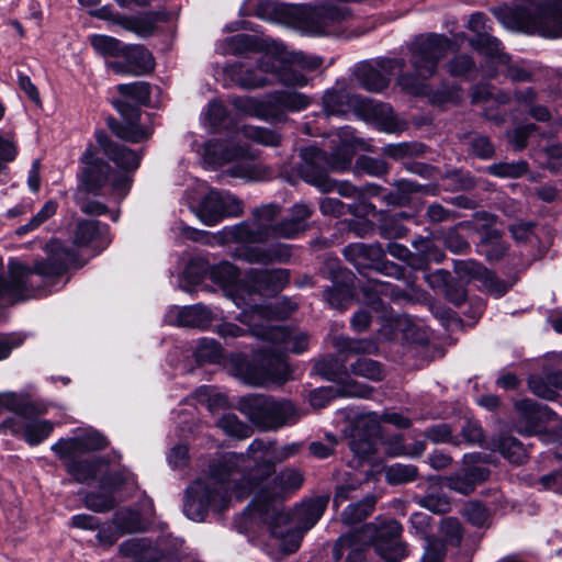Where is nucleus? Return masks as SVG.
<instances>
[{"mask_svg":"<svg viewBox=\"0 0 562 562\" xmlns=\"http://www.w3.org/2000/svg\"><path fill=\"white\" fill-rule=\"evenodd\" d=\"M450 47V40L443 35L418 36L408 48L414 75L402 74L405 66L402 58H380L372 63H361L356 70L357 80L364 89L380 92L389 86L393 76L398 75L397 83L403 89L419 94L423 92L424 85L417 78L432 77L439 60L446 56Z\"/></svg>","mask_w":562,"mask_h":562,"instance_id":"1","label":"nucleus"},{"mask_svg":"<svg viewBox=\"0 0 562 562\" xmlns=\"http://www.w3.org/2000/svg\"><path fill=\"white\" fill-rule=\"evenodd\" d=\"M262 346L254 356V361H244L235 366V375L244 383L255 386L271 382H284L289 378V367L284 360L286 352L301 353L308 347V336L300 330L271 326L268 323L258 325Z\"/></svg>","mask_w":562,"mask_h":562,"instance_id":"2","label":"nucleus"},{"mask_svg":"<svg viewBox=\"0 0 562 562\" xmlns=\"http://www.w3.org/2000/svg\"><path fill=\"white\" fill-rule=\"evenodd\" d=\"M290 280L285 269H250L241 283L231 293L237 307L243 308L238 316L240 323L248 326L251 335H261L258 325L269 323L273 317L284 318L296 308L290 300L278 299L272 306L257 304L256 295L263 296L281 291Z\"/></svg>","mask_w":562,"mask_h":562,"instance_id":"3","label":"nucleus"},{"mask_svg":"<svg viewBox=\"0 0 562 562\" xmlns=\"http://www.w3.org/2000/svg\"><path fill=\"white\" fill-rule=\"evenodd\" d=\"M274 470L270 441L263 439L252 440L245 453L228 452L212 462L213 477L225 475L238 499L256 493Z\"/></svg>","mask_w":562,"mask_h":562,"instance_id":"4","label":"nucleus"},{"mask_svg":"<svg viewBox=\"0 0 562 562\" xmlns=\"http://www.w3.org/2000/svg\"><path fill=\"white\" fill-rule=\"evenodd\" d=\"M333 144H337L330 157L326 151L315 146H307L301 149L302 162L300 173L310 184L323 192L337 190L342 196H353L357 189L349 182H335L328 177V171H345L349 168L358 139L349 126L338 130Z\"/></svg>","mask_w":562,"mask_h":562,"instance_id":"5","label":"nucleus"},{"mask_svg":"<svg viewBox=\"0 0 562 562\" xmlns=\"http://www.w3.org/2000/svg\"><path fill=\"white\" fill-rule=\"evenodd\" d=\"M246 139L265 146H279L281 136L269 128L244 125L235 133V137L227 142L210 140L204 148V159L211 165L221 166L234 162L229 172L233 177L248 181H258L263 178L261 168L250 154Z\"/></svg>","mask_w":562,"mask_h":562,"instance_id":"6","label":"nucleus"},{"mask_svg":"<svg viewBox=\"0 0 562 562\" xmlns=\"http://www.w3.org/2000/svg\"><path fill=\"white\" fill-rule=\"evenodd\" d=\"M328 497H316L301 503L292 515L285 514L282 507L273 506L266 510L261 519L269 528L271 544L284 554L296 551L303 533L310 530L323 516Z\"/></svg>","mask_w":562,"mask_h":562,"instance_id":"7","label":"nucleus"},{"mask_svg":"<svg viewBox=\"0 0 562 562\" xmlns=\"http://www.w3.org/2000/svg\"><path fill=\"white\" fill-rule=\"evenodd\" d=\"M285 55L282 46L272 47L271 53L260 55L255 61L245 60L227 65L224 74L238 87L257 89L278 81L289 87H303L306 76L282 71Z\"/></svg>","mask_w":562,"mask_h":562,"instance_id":"8","label":"nucleus"},{"mask_svg":"<svg viewBox=\"0 0 562 562\" xmlns=\"http://www.w3.org/2000/svg\"><path fill=\"white\" fill-rule=\"evenodd\" d=\"M498 21L507 29L548 38L562 37V8L542 5L533 0H522L513 8L496 11Z\"/></svg>","mask_w":562,"mask_h":562,"instance_id":"9","label":"nucleus"},{"mask_svg":"<svg viewBox=\"0 0 562 562\" xmlns=\"http://www.w3.org/2000/svg\"><path fill=\"white\" fill-rule=\"evenodd\" d=\"M74 256L68 251H56L54 256L45 261L36 262L33 268H29L18 261H10V280L3 278V265L0 260V297L12 300L26 299L27 293L34 289V276L43 280L59 277L65 273L72 262Z\"/></svg>","mask_w":562,"mask_h":562,"instance_id":"10","label":"nucleus"},{"mask_svg":"<svg viewBox=\"0 0 562 562\" xmlns=\"http://www.w3.org/2000/svg\"><path fill=\"white\" fill-rule=\"evenodd\" d=\"M0 402L13 416L0 423V435L11 434L21 436L30 446L40 445L53 431L54 424L49 420L34 419L44 414L33 403H30L13 392L0 395Z\"/></svg>","mask_w":562,"mask_h":562,"instance_id":"11","label":"nucleus"},{"mask_svg":"<svg viewBox=\"0 0 562 562\" xmlns=\"http://www.w3.org/2000/svg\"><path fill=\"white\" fill-rule=\"evenodd\" d=\"M212 463L205 477L196 480L188 490L184 502V514L193 521H202L210 508L223 510L232 495L231 484L225 475L213 477Z\"/></svg>","mask_w":562,"mask_h":562,"instance_id":"12","label":"nucleus"},{"mask_svg":"<svg viewBox=\"0 0 562 562\" xmlns=\"http://www.w3.org/2000/svg\"><path fill=\"white\" fill-rule=\"evenodd\" d=\"M241 409L256 425L266 430L293 425L302 417V413L292 402L277 401L263 395L243 398Z\"/></svg>","mask_w":562,"mask_h":562,"instance_id":"13","label":"nucleus"},{"mask_svg":"<svg viewBox=\"0 0 562 562\" xmlns=\"http://www.w3.org/2000/svg\"><path fill=\"white\" fill-rule=\"evenodd\" d=\"M306 223L300 222L292 217L276 224L274 228L261 229L256 232L248 231L246 224H234L223 227L216 234V239L222 245L261 244L274 237L295 238L297 235L306 231Z\"/></svg>","mask_w":562,"mask_h":562,"instance_id":"14","label":"nucleus"},{"mask_svg":"<svg viewBox=\"0 0 562 562\" xmlns=\"http://www.w3.org/2000/svg\"><path fill=\"white\" fill-rule=\"evenodd\" d=\"M308 103L310 101L306 95L288 91L273 92L267 95L265 100L255 98H236L233 100V104L237 110L260 119H269L278 110L300 111L305 109Z\"/></svg>","mask_w":562,"mask_h":562,"instance_id":"15","label":"nucleus"},{"mask_svg":"<svg viewBox=\"0 0 562 562\" xmlns=\"http://www.w3.org/2000/svg\"><path fill=\"white\" fill-rule=\"evenodd\" d=\"M303 481V474L300 470L285 468L272 480L265 482V484L256 491L252 501L254 509L259 515L260 519H263L266 510H271L273 506L282 507L281 499L284 495L299 490Z\"/></svg>","mask_w":562,"mask_h":562,"instance_id":"16","label":"nucleus"},{"mask_svg":"<svg viewBox=\"0 0 562 562\" xmlns=\"http://www.w3.org/2000/svg\"><path fill=\"white\" fill-rule=\"evenodd\" d=\"M244 202L227 191L210 190L192 212L205 225L214 226L226 217H238L244 213Z\"/></svg>","mask_w":562,"mask_h":562,"instance_id":"17","label":"nucleus"},{"mask_svg":"<svg viewBox=\"0 0 562 562\" xmlns=\"http://www.w3.org/2000/svg\"><path fill=\"white\" fill-rule=\"evenodd\" d=\"M350 16L351 11L347 5L324 3L314 8H302L299 23L308 34L330 35Z\"/></svg>","mask_w":562,"mask_h":562,"instance_id":"18","label":"nucleus"},{"mask_svg":"<svg viewBox=\"0 0 562 562\" xmlns=\"http://www.w3.org/2000/svg\"><path fill=\"white\" fill-rule=\"evenodd\" d=\"M402 530V526L395 520L363 527L366 541L372 544L376 553L389 562H400L407 554L406 546L398 540Z\"/></svg>","mask_w":562,"mask_h":562,"instance_id":"19","label":"nucleus"},{"mask_svg":"<svg viewBox=\"0 0 562 562\" xmlns=\"http://www.w3.org/2000/svg\"><path fill=\"white\" fill-rule=\"evenodd\" d=\"M153 55L144 46H123L115 60L108 61V69L121 76H140L154 69Z\"/></svg>","mask_w":562,"mask_h":562,"instance_id":"20","label":"nucleus"},{"mask_svg":"<svg viewBox=\"0 0 562 562\" xmlns=\"http://www.w3.org/2000/svg\"><path fill=\"white\" fill-rule=\"evenodd\" d=\"M379 432V419L375 413L361 416L349 439V448L361 460H364L376 451V437Z\"/></svg>","mask_w":562,"mask_h":562,"instance_id":"21","label":"nucleus"},{"mask_svg":"<svg viewBox=\"0 0 562 562\" xmlns=\"http://www.w3.org/2000/svg\"><path fill=\"white\" fill-rule=\"evenodd\" d=\"M216 318L215 311L200 303L183 307L173 306L165 315V322L169 325L200 329L210 327Z\"/></svg>","mask_w":562,"mask_h":562,"instance_id":"22","label":"nucleus"},{"mask_svg":"<svg viewBox=\"0 0 562 562\" xmlns=\"http://www.w3.org/2000/svg\"><path fill=\"white\" fill-rule=\"evenodd\" d=\"M473 217L482 223L481 227L484 231L479 244L480 252L488 261L501 260L507 254L508 245L502 240V232L492 227L496 217L487 212H476Z\"/></svg>","mask_w":562,"mask_h":562,"instance_id":"23","label":"nucleus"},{"mask_svg":"<svg viewBox=\"0 0 562 562\" xmlns=\"http://www.w3.org/2000/svg\"><path fill=\"white\" fill-rule=\"evenodd\" d=\"M106 446L105 438L97 431H85L72 438L60 439L52 446L59 459H69L71 456H81L86 452L99 450Z\"/></svg>","mask_w":562,"mask_h":562,"instance_id":"24","label":"nucleus"},{"mask_svg":"<svg viewBox=\"0 0 562 562\" xmlns=\"http://www.w3.org/2000/svg\"><path fill=\"white\" fill-rule=\"evenodd\" d=\"M83 169L81 173L80 190L98 192L108 181L110 167L95 157L92 147H88L81 156Z\"/></svg>","mask_w":562,"mask_h":562,"instance_id":"25","label":"nucleus"},{"mask_svg":"<svg viewBox=\"0 0 562 562\" xmlns=\"http://www.w3.org/2000/svg\"><path fill=\"white\" fill-rule=\"evenodd\" d=\"M234 256L249 263L268 265L288 260L291 256V249L286 244L276 243L267 247H243L237 249Z\"/></svg>","mask_w":562,"mask_h":562,"instance_id":"26","label":"nucleus"},{"mask_svg":"<svg viewBox=\"0 0 562 562\" xmlns=\"http://www.w3.org/2000/svg\"><path fill=\"white\" fill-rule=\"evenodd\" d=\"M110 240L108 226L97 221H80L74 232V244L79 247H91L95 251L103 250Z\"/></svg>","mask_w":562,"mask_h":562,"instance_id":"27","label":"nucleus"},{"mask_svg":"<svg viewBox=\"0 0 562 562\" xmlns=\"http://www.w3.org/2000/svg\"><path fill=\"white\" fill-rule=\"evenodd\" d=\"M371 389L368 385L350 381L338 390L333 387H319L313 390L308 395V401L314 408L325 407L337 394L347 397H368Z\"/></svg>","mask_w":562,"mask_h":562,"instance_id":"28","label":"nucleus"},{"mask_svg":"<svg viewBox=\"0 0 562 562\" xmlns=\"http://www.w3.org/2000/svg\"><path fill=\"white\" fill-rule=\"evenodd\" d=\"M113 104L126 122V126L111 124L112 131L119 137L132 143H138L148 136L145 131H142L136 126V123L139 120V111L137 108L125 101H114Z\"/></svg>","mask_w":562,"mask_h":562,"instance_id":"29","label":"nucleus"},{"mask_svg":"<svg viewBox=\"0 0 562 562\" xmlns=\"http://www.w3.org/2000/svg\"><path fill=\"white\" fill-rule=\"evenodd\" d=\"M168 14L165 11H150L136 16L117 18V25L126 31L135 33L139 37L153 35L159 22L167 20Z\"/></svg>","mask_w":562,"mask_h":562,"instance_id":"30","label":"nucleus"},{"mask_svg":"<svg viewBox=\"0 0 562 562\" xmlns=\"http://www.w3.org/2000/svg\"><path fill=\"white\" fill-rule=\"evenodd\" d=\"M97 140L104 154L121 169L135 170L140 164V155L130 148L108 139L104 133L97 134Z\"/></svg>","mask_w":562,"mask_h":562,"instance_id":"31","label":"nucleus"},{"mask_svg":"<svg viewBox=\"0 0 562 562\" xmlns=\"http://www.w3.org/2000/svg\"><path fill=\"white\" fill-rule=\"evenodd\" d=\"M120 553L134 562H158L165 557L147 538H132L120 544Z\"/></svg>","mask_w":562,"mask_h":562,"instance_id":"32","label":"nucleus"},{"mask_svg":"<svg viewBox=\"0 0 562 562\" xmlns=\"http://www.w3.org/2000/svg\"><path fill=\"white\" fill-rule=\"evenodd\" d=\"M228 45L227 50L234 54L256 52L262 55L271 53L274 46H282V43L268 36L237 34L228 38Z\"/></svg>","mask_w":562,"mask_h":562,"instance_id":"33","label":"nucleus"},{"mask_svg":"<svg viewBox=\"0 0 562 562\" xmlns=\"http://www.w3.org/2000/svg\"><path fill=\"white\" fill-rule=\"evenodd\" d=\"M80 456H71L69 459H60L68 473L79 483H87L104 473L106 463L101 459L77 460Z\"/></svg>","mask_w":562,"mask_h":562,"instance_id":"34","label":"nucleus"},{"mask_svg":"<svg viewBox=\"0 0 562 562\" xmlns=\"http://www.w3.org/2000/svg\"><path fill=\"white\" fill-rule=\"evenodd\" d=\"M488 470L483 467H472L447 477V486L460 494H471L477 484L488 477Z\"/></svg>","mask_w":562,"mask_h":562,"instance_id":"35","label":"nucleus"},{"mask_svg":"<svg viewBox=\"0 0 562 562\" xmlns=\"http://www.w3.org/2000/svg\"><path fill=\"white\" fill-rule=\"evenodd\" d=\"M360 100L346 90H328L323 98L324 111L327 115H345L356 110Z\"/></svg>","mask_w":562,"mask_h":562,"instance_id":"36","label":"nucleus"},{"mask_svg":"<svg viewBox=\"0 0 562 562\" xmlns=\"http://www.w3.org/2000/svg\"><path fill=\"white\" fill-rule=\"evenodd\" d=\"M345 258L359 271L373 268L381 256V249L374 245L351 244L344 249Z\"/></svg>","mask_w":562,"mask_h":562,"instance_id":"37","label":"nucleus"},{"mask_svg":"<svg viewBox=\"0 0 562 562\" xmlns=\"http://www.w3.org/2000/svg\"><path fill=\"white\" fill-rule=\"evenodd\" d=\"M282 52L285 55V60L282 71L294 75H302L297 68L306 71H315L323 66L324 59L317 55H311L303 52H289L282 44ZM303 76H305L303 74Z\"/></svg>","mask_w":562,"mask_h":562,"instance_id":"38","label":"nucleus"},{"mask_svg":"<svg viewBox=\"0 0 562 562\" xmlns=\"http://www.w3.org/2000/svg\"><path fill=\"white\" fill-rule=\"evenodd\" d=\"M470 45L493 63L507 65L509 56L503 52L501 42L492 35L470 40Z\"/></svg>","mask_w":562,"mask_h":562,"instance_id":"39","label":"nucleus"},{"mask_svg":"<svg viewBox=\"0 0 562 562\" xmlns=\"http://www.w3.org/2000/svg\"><path fill=\"white\" fill-rule=\"evenodd\" d=\"M366 535L363 528L360 531L353 532L348 536L340 537L335 546V557L340 559L345 550H348L346 562H362L363 554L358 548V544H369L366 541Z\"/></svg>","mask_w":562,"mask_h":562,"instance_id":"40","label":"nucleus"},{"mask_svg":"<svg viewBox=\"0 0 562 562\" xmlns=\"http://www.w3.org/2000/svg\"><path fill=\"white\" fill-rule=\"evenodd\" d=\"M515 408L519 416L526 422L525 427H517V430L525 435L532 434L539 419L549 412L547 406L539 407L535 402L527 398L516 402Z\"/></svg>","mask_w":562,"mask_h":562,"instance_id":"41","label":"nucleus"},{"mask_svg":"<svg viewBox=\"0 0 562 562\" xmlns=\"http://www.w3.org/2000/svg\"><path fill=\"white\" fill-rule=\"evenodd\" d=\"M281 207L278 204L269 203L252 210V222L243 221L239 224H246L248 231L256 232L261 229L274 228L272 222L279 215Z\"/></svg>","mask_w":562,"mask_h":562,"instance_id":"42","label":"nucleus"},{"mask_svg":"<svg viewBox=\"0 0 562 562\" xmlns=\"http://www.w3.org/2000/svg\"><path fill=\"white\" fill-rule=\"evenodd\" d=\"M334 347L340 353L348 355L374 353L378 350L376 341L373 339H352L345 336L336 337L334 339Z\"/></svg>","mask_w":562,"mask_h":562,"instance_id":"43","label":"nucleus"},{"mask_svg":"<svg viewBox=\"0 0 562 562\" xmlns=\"http://www.w3.org/2000/svg\"><path fill=\"white\" fill-rule=\"evenodd\" d=\"M473 225L471 222L465 221L457 224L453 227L447 229L443 235L445 246L454 254H462L470 248V245L465 237L460 234V229H472Z\"/></svg>","mask_w":562,"mask_h":562,"instance_id":"44","label":"nucleus"},{"mask_svg":"<svg viewBox=\"0 0 562 562\" xmlns=\"http://www.w3.org/2000/svg\"><path fill=\"white\" fill-rule=\"evenodd\" d=\"M374 497H366L358 503L350 504L341 514L345 525H355L367 518L374 509Z\"/></svg>","mask_w":562,"mask_h":562,"instance_id":"45","label":"nucleus"},{"mask_svg":"<svg viewBox=\"0 0 562 562\" xmlns=\"http://www.w3.org/2000/svg\"><path fill=\"white\" fill-rule=\"evenodd\" d=\"M57 209L58 203L56 201H46L41 210L26 224L16 229V234L21 236L37 229L56 214Z\"/></svg>","mask_w":562,"mask_h":562,"instance_id":"46","label":"nucleus"},{"mask_svg":"<svg viewBox=\"0 0 562 562\" xmlns=\"http://www.w3.org/2000/svg\"><path fill=\"white\" fill-rule=\"evenodd\" d=\"M418 469L414 464L394 463L385 469V480L390 484H405L416 480Z\"/></svg>","mask_w":562,"mask_h":562,"instance_id":"47","label":"nucleus"},{"mask_svg":"<svg viewBox=\"0 0 562 562\" xmlns=\"http://www.w3.org/2000/svg\"><path fill=\"white\" fill-rule=\"evenodd\" d=\"M419 504L432 513H446L449 510V498L439 491L438 484H431L427 494L419 501Z\"/></svg>","mask_w":562,"mask_h":562,"instance_id":"48","label":"nucleus"},{"mask_svg":"<svg viewBox=\"0 0 562 562\" xmlns=\"http://www.w3.org/2000/svg\"><path fill=\"white\" fill-rule=\"evenodd\" d=\"M194 355L199 362H217L223 356V349L216 340L202 338L196 342Z\"/></svg>","mask_w":562,"mask_h":562,"instance_id":"49","label":"nucleus"},{"mask_svg":"<svg viewBox=\"0 0 562 562\" xmlns=\"http://www.w3.org/2000/svg\"><path fill=\"white\" fill-rule=\"evenodd\" d=\"M112 521L122 535L138 531L142 526L139 514L128 508L117 510Z\"/></svg>","mask_w":562,"mask_h":562,"instance_id":"50","label":"nucleus"},{"mask_svg":"<svg viewBox=\"0 0 562 562\" xmlns=\"http://www.w3.org/2000/svg\"><path fill=\"white\" fill-rule=\"evenodd\" d=\"M217 426L226 435L238 439L248 438L251 435V428L246 424L241 423L234 414L223 415L218 419Z\"/></svg>","mask_w":562,"mask_h":562,"instance_id":"51","label":"nucleus"},{"mask_svg":"<svg viewBox=\"0 0 562 562\" xmlns=\"http://www.w3.org/2000/svg\"><path fill=\"white\" fill-rule=\"evenodd\" d=\"M353 296L352 288L346 282L344 284H335L324 293L325 300L331 307L346 308Z\"/></svg>","mask_w":562,"mask_h":562,"instance_id":"52","label":"nucleus"},{"mask_svg":"<svg viewBox=\"0 0 562 562\" xmlns=\"http://www.w3.org/2000/svg\"><path fill=\"white\" fill-rule=\"evenodd\" d=\"M350 370L353 374L379 381L383 378V369L378 361L368 358H359L350 364Z\"/></svg>","mask_w":562,"mask_h":562,"instance_id":"53","label":"nucleus"},{"mask_svg":"<svg viewBox=\"0 0 562 562\" xmlns=\"http://www.w3.org/2000/svg\"><path fill=\"white\" fill-rule=\"evenodd\" d=\"M90 44L93 49L102 56L116 57L120 55L123 47L119 40L102 34L91 35Z\"/></svg>","mask_w":562,"mask_h":562,"instance_id":"54","label":"nucleus"},{"mask_svg":"<svg viewBox=\"0 0 562 562\" xmlns=\"http://www.w3.org/2000/svg\"><path fill=\"white\" fill-rule=\"evenodd\" d=\"M497 449L512 463L520 464L526 459V451L522 445L514 437L502 438Z\"/></svg>","mask_w":562,"mask_h":562,"instance_id":"55","label":"nucleus"},{"mask_svg":"<svg viewBox=\"0 0 562 562\" xmlns=\"http://www.w3.org/2000/svg\"><path fill=\"white\" fill-rule=\"evenodd\" d=\"M117 91L137 104H145L149 101V85L143 81L119 85Z\"/></svg>","mask_w":562,"mask_h":562,"instance_id":"56","label":"nucleus"},{"mask_svg":"<svg viewBox=\"0 0 562 562\" xmlns=\"http://www.w3.org/2000/svg\"><path fill=\"white\" fill-rule=\"evenodd\" d=\"M528 165L524 160L514 162H498L488 167L491 175L503 177V178H518L526 173Z\"/></svg>","mask_w":562,"mask_h":562,"instance_id":"57","label":"nucleus"},{"mask_svg":"<svg viewBox=\"0 0 562 562\" xmlns=\"http://www.w3.org/2000/svg\"><path fill=\"white\" fill-rule=\"evenodd\" d=\"M453 270L462 281H470L481 279L486 269L475 260H456Z\"/></svg>","mask_w":562,"mask_h":562,"instance_id":"58","label":"nucleus"},{"mask_svg":"<svg viewBox=\"0 0 562 562\" xmlns=\"http://www.w3.org/2000/svg\"><path fill=\"white\" fill-rule=\"evenodd\" d=\"M211 277L223 286L233 285L238 280V269L234 265L223 261L212 268Z\"/></svg>","mask_w":562,"mask_h":562,"instance_id":"59","label":"nucleus"},{"mask_svg":"<svg viewBox=\"0 0 562 562\" xmlns=\"http://www.w3.org/2000/svg\"><path fill=\"white\" fill-rule=\"evenodd\" d=\"M83 503H85L86 507H88L89 509L97 512V513H103V512L111 510L115 505V502H114V498L112 497V495L110 493H105V492L104 493H94V492L88 493L83 498Z\"/></svg>","mask_w":562,"mask_h":562,"instance_id":"60","label":"nucleus"},{"mask_svg":"<svg viewBox=\"0 0 562 562\" xmlns=\"http://www.w3.org/2000/svg\"><path fill=\"white\" fill-rule=\"evenodd\" d=\"M529 390L538 397L553 401L557 392L547 380V375H531L528 380Z\"/></svg>","mask_w":562,"mask_h":562,"instance_id":"61","label":"nucleus"},{"mask_svg":"<svg viewBox=\"0 0 562 562\" xmlns=\"http://www.w3.org/2000/svg\"><path fill=\"white\" fill-rule=\"evenodd\" d=\"M510 97L505 92H495L487 86H477L473 89V102H496L498 104H506Z\"/></svg>","mask_w":562,"mask_h":562,"instance_id":"62","label":"nucleus"},{"mask_svg":"<svg viewBox=\"0 0 562 562\" xmlns=\"http://www.w3.org/2000/svg\"><path fill=\"white\" fill-rule=\"evenodd\" d=\"M227 117L226 109L218 101H212L209 103L206 111L204 112V122H206L212 128H220Z\"/></svg>","mask_w":562,"mask_h":562,"instance_id":"63","label":"nucleus"},{"mask_svg":"<svg viewBox=\"0 0 562 562\" xmlns=\"http://www.w3.org/2000/svg\"><path fill=\"white\" fill-rule=\"evenodd\" d=\"M423 562H442L446 557V548L441 540L427 537L425 539Z\"/></svg>","mask_w":562,"mask_h":562,"instance_id":"64","label":"nucleus"}]
</instances>
